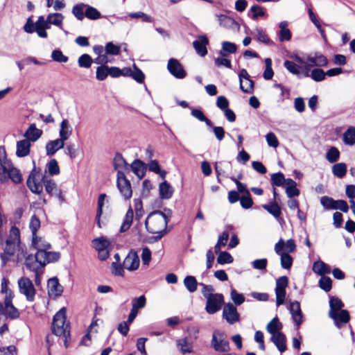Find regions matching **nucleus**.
Returning a JSON list of instances; mask_svg holds the SVG:
<instances>
[{"label":"nucleus","instance_id":"nucleus-1","mask_svg":"<svg viewBox=\"0 0 355 355\" xmlns=\"http://www.w3.org/2000/svg\"><path fill=\"white\" fill-rule=\"evenodd\" d=\"M165 213L157 210L151 212L145 221V225L149 233L157 234L155 241L160 240L166 233L168 223L172 215L171 209H165Z\"/></svg>","mask_w":355,"mask_h":355},{"label":"nucleus","instance_id":"nucleus-2","mask_svg":"<svg viewBox=\"0 0 355 355\" xmlns=\"http://www.w3.org/2000/svg\"><path fill=\"white\" fill-rule=\"evenodd\" d=\"M52 332L57 336L61 337L66 347H68V337L70 336L69 324L66 323L65 309L62 308L53 316Z\"/></svg>","mask_w":355,"mask_h":355},{"label":"nucleus","instance_id":"nucleus-3","mask_svg":"<svg viewBox=\"0 0 355 355\" xmlns=\"http://www.w3.org/2000/svg\"><path fill=\"white\" fill-rule=\"evenodd\" d=\"M116 185L120 193L125 200L130 199L132 197L131 184L126 178L125 174L119 172L116 175Z\"/></svg>","mask_w":355,"mask_h":355},{"label":"nucleus","instance_id":"nucleus-4","mask_svg":"<svg viewBox=\"0 0 355 355\" xmlns=\"http://www.w3.org/2000/svg\"><path fill=\"white\" fill-rule=\"evenodd\" d=\"M19 292L26 296L28 302H33L35 299V289L33 284L28 277H21L18 280Z\"/></svg>","mask_w":355,"mask_h":355},{"label":"nucleus","instance_id":"nucleus-5","mask_svg":"<svg viewBox=\"0 0 355 355\" xmlns=\"http://www.w3.org/2000/svg\"><path fill=\"white\" fill-rule=\"evenodd\" d=\"M284 241L280 239L275 245V252L280 256L281 266L284 269H290L293 264V258L289 254L283 252Z\"/></svg>","mask_w":355,"mask_h":355},{"label":"nucleus","instance_id":"nucleus-6","mask_svg":"<svg viewBox=\"0 0 355 355\" xmlns=\"http://www.w3.org/2000/svg\"><path fill=\"white\" fill-rule=\"evenodd\" d=\"M224 303L223 295L220 293H215L207 300L205 310L209 314H214L218 312Z\"/></svg>","mask_w":355,"mask_h":355},{"label":"nucleus","instance_id":"nucleus-7","mask_svg":"<svg viewBox=\"0 0 355 355\" xmlns=\"http://www.w3.org/2000/svg\"><path fill=\"white\" fill-rule=\"evenodd\" d=\"M240 89L246 94H252L254 92V81L245 69H242L239 73Z\"/></svg>","mask_w":355,"mask_h":355},{"label":"nucleus","instance_id":"nucleus-8","mask_svg":"<svg viewBox=\"0 0 355 355\" xmlns=\"http://www.w3.org/2000/svg\"><path fill=\"white\" fill-rule=\"evenodd\" d=\"M167 69L168 71L176 78L182 79L186 77L187 72L181 63L175 58H171L168 61Z\"/></svg>","mask_w":355,"mask_h":355},{"label":"nucleus","instance_id":"nucleus-9","mask_svg":"<svg viewBox=\"0 0 355 355\" xmlns=\"http://www.w3.org/2000/svg\"><path fill=\"white\" fill-rule=\"evenodd\" d=\"M223 317L230 324H233L240 320V315L236 306L231 303H227L224 306Z\"/></svg>","mask_w":355,"mask_h":355},{"label":"nucleus","instance_id":"nucleus-10","mask_svg":"<svg viewBox=\"0 0 355 355\" xmlns=\"http://www.w3.org/2000/svg\"><path fill=\"white\" fill-rule=\"evenodd\" d=\"M211 345L217 352H227L229 342L223 338V334L214 331L212 336Z\"/></svg>","mask_w":355,"mask_h":355},{"label":"nucleus","instance_id":"nucleus-11","mask_svg":"<svg viewBox=\"0 0 355 355\" xmlns=\"http://www.w3.org/2000/svg\"><path fill=\"white\" fill-rule=\"evenodd\" d=\"M139 266V258L135 251L131 250L125 258L123 267L130 271L137 270Z\"/></svg>","mask_w":355,"mask_h":355},{"label":"nucleus","instance_id":"nucleus-12","mask_svg":"<svg viewBox=\"0 0 355 355\" xmlns=\"http://www.w3.org/2000/svg\"><path fill=\"white\" fill-rule=\"evenodd\" d=\"M209 44V40L205 35H199L198 40L193 42V46L198 55L205 57L207 54V46Z\"/></svg>","mask_w":355,"mask_h":355},{"label":"nucleus","instance_id":"nucleus-13","mask_svg":"<svg viewBox=\"0 0 355 355\" xmlns=\"http://www.w3.org/2000/svg\"><path fill=\"white\" fill-rule=\"evenodd\" d=\"M12 298L10 294L4 299V315L10 319H17L19 317L18 309L12 304Z\"/></svg>","mask_w":355,"mask_h":355},{"label":"nucleus","instance_id":"nucleus-14","mask_svg":"<svg viewBox=\"0 0 355 355\" xmlns=\"http://www.w3.org/2000/svg\"><path fill=\"white\" fill-rule=\"evenodd\" d=\"M113 166L117 171V174L119 172H121L123 174L130 172V165L119 153H116L113 159Z\"/></svg>","mask_w":355,"mask_h":355},{"label":"nucleus","instance_id":"nucleus-15","mask_svg":"<svg viewBox=\"0 0 355 355\" xmlns=\"http://www.w3.org/2000/svg\"><path fill=\"white\" fill-rule=\"evenodd\" d=\"M47 287L49 295L54 297L60 296L63 292L62 286L60 284L58 279L55 277L49 279Z\"/></svg>","mask_w":355,"mask_h":355},{"label":"nucleus","instance_id":"nucleus-16","mask_svg":"<svg viewBox=\"0 0 355 355\" xmlns=\"http://www.w3.org/2000/svg\"><path fill=\"white\" fill-rule=\"evenodd\" d=\"M64 143L65 141L60 137L48 141L45 146L46 155H53L57 151L64 147Z\"/></svg>","mask_w":355,"mask_h":355},{"label":"nucleus","instance_id":"nucleus-17","mask_svg":"<svg viewBox=\"0 0 355 355\" xmlns=\"http://www.w3.org/2000/svg\"><path fill=\"white\" fill-rule=\"evenodd\" d=\"M329 315L331 319L334 320L335 324L338 327H340V323H347L350 319L349 312L344 309L335 313L329 311Z\"/></svg>","mask_w":355,"mask_h":355},{"label":"nucleus","instance_id":"nucleus-18","mask_svg":"<svg viewBox=\"0 0 355 355\" xmlns=\"http://www.w3.org/2000/svg\"><path fill=\"white\" fill-rule=\"evenodd\" d=\"M289 310L292 315L293 320L298 328L302 322V313L300 302L297 301L291 302L289 306Z\"/></svg>","mask_w":355,"mask_h":355},{"label":"nucleus","instance_id":"nucleus-19","mask_svg":"<svg viewBox=\"0 0 355 355\" xmlns=\"http://www.w3.org/2000/svg\"><path fill=\"white\" fill-rule=\"evenodd\" d=\"M306 61L313 67H326L328 64L327 58L320 53H315L306 57Z\"/></svg>","mask_w":355,"mask_h":355},{"label":"nucleus","instance_id":"nucleus-20","mask_svg":"<svg viewBox=\"0 0 355 355\" xmlns=\"http://www.w3.org/2000/svg\"><path fill=\"white\" fill-rule=\"evenodd\" d=\"M31 141L24 139L17 142L16 155L18 157H24L29 155L31 149Z\"/></svg>","mask_w":355,"mask_h":355},{"label":"nucleus","instance_id":"nucleus-21","mask_svg":"<svg viewBox=\"0 0 355 355\" xmlns=\"http://www.w3.org/2000/svg\"><path fill=\"white\" fill-rule=\"evenodd\" d=\"M42 130L37 128L35 123H31L24 134V137L31 142H35L42 135Z\"/></svg>","mask_w":355,"mask_h":355},{"label":"nucleus","instance_id":"nucleus-22","mask_svg":"<svg viewBox=\"0 0 355 355\" xmlns=\"http://www.w3.org/2000/svg\"><path fill=\"white\" fill-rule=\"evenodd\" d=\"M147 166L140 159H135L130 165V171H132L139 179L144 178Z\"/></svg>","mask_w":355,"mask_h":355},{"label":"nucleus","instance_id":"nucleus-23","mask_svg":"<svg viewBox=\"0 0 355 355\" xmlns=\"http://www.w3.org/2000/svg\"><path fill=\"white\" fill-rule=\"evenodd\" d=\"M216 16L221 26L230 29H239V24L233 18L225 15H216Z\"/></svg>","mask_w":355,"mask_h":355},{"label":"nucleus","instance_id":"nucleus-24","mask_svg":"<svg viewBox=\"0 0 355 355\" xmlns=\"http://www.w3.org/2000/svg\"><path fill=\"white\" fill-rule=\"evenodd\" d=\"M270 340L274 343L280 352H284L286 349V336L282 332L272 335Z\"/></svg>","mask_w":355,"mask_h":355},{"label":"nucleus","instance_id":"nucleus-25","mask_svg":"<svg viewBox=\"0 0 355 355\" xmlns=\"http://www.w3.org/2000/svg\"><path fill=\"white\" fill-rule=\"evenodd\" d=\"M73 129L67 119H63L60 125L59 136L60 138L65 141L72 135Z\"/></svg>","mask_w":355,"mask_h":355},{"label":"nucleus","instance_id":"nucleus-26","mask_svg":"<svg viewBox=\"0 0 355 355\" xmlns=\"http://www.w3.org/2000/svg\"><path fill=\"white\" fill-rule=\"evenodd\" d=\"M173 189L167 181L159 184V193L162 199H170L173 193Z\"/></svg>","mask_w":355,"mask_h":355},{"label":"nucleus","instance_id":"nucleus-27","mask_svg":"<svg viewBox=\"0 0 355 355\" xmlns=\"http://www.w3.org/2000/svg\"><path fill=\"white\" fill-rule=\"evenodd\" d=\"M26 184L29 189L34 193L39 194L42 191V184L40 182H37L33 172L29 175Z\"/></svg>","mask_w":355,"mask_h":355},{"label":"nucleus","instance_id":"nucleus-28","mask_svg":"<svg viewBox=\"0 0 355 355\" xmlns=\"http://www.w3.org/2000/svg\"><path fill=\"white\" fill-rule=\"evenodd\" d=\"M44 186L46 191L50 196H54L61 200H63L61 191L57 187V185L54 181L51 180L44 181Z\"/></svg>","mask_w":355,"mask_h":355},{"label":"nucleus","instance_id":"nucleus-29","mask_svg":"<svg viewBox=\"0 0 355 355\" xmlns=\"http://www.w3.org/2000/svg\"><path fill=\"white\" fill-rule=\"evenodd\" d=\"M25 266L28 270L37 272V277L38 276V270L42 268L36 260L35 255L33 256V254H29L26 257Z\"/></svg>","mask_w":355,"mask_h":355},{"label":"nucleus","instance_id":"nucleus-30","mask_svg":"<svg viewBox=\"0 0 355 355\" xmlns=\"http://www.w3.org/2000/svg\"><path fill=\"white\" fill-rule=\"evenodd\" d=\"M285 189L286 195L289 198H292L293 197L298 196L300 195V190L297 188L296 182L291 178L287 179Z\"/></svg>","mask_w":355,"mask_h":355},{"label":"nucleus","instance_id":"nucleus-31","mask_svg":"<svg viewBox=\"0 0 355 355\" xmlns=\"http://www.w3.org/2000/svg\"><path fill=\"white\" fill-rule=\"evenodd\" d=\"M313 270L315 273L324 276L325 274H329L331 272V268L330 266L324 262L318 261L313 263Z\"/></svg>","mask_w":355,"mask_h":355},{"label":"nucleus","instance_id":"nucleus-32","mask_svg":"<svg viewBox=\"0 0 355 355\" xmlns=\"http://www.w3.org/2000/svg\"><path fill=\"white\" fill-rule=\"evenodd\" d=\"M288 22L283 21L279 24V40L280 42L289 41L291 39V32L288 28Z\"/></svg>","mask_w":355,"mask_h":355},{"label":"nucleus","instance_id":"nucleus-33","mask_svg":"<svg viewBox=\"0 0 355 355\" xmlns=\"http://www.w3.org/2000/svg\"><path fill=\"white\" fill-rule=\"evenodd\" d=\"M282 324L279 322L277 317H275L270 322H269L266 326L267 331L272 336L281 332L280 330L282 329Z\"/></svg>","mask_w":355,"mask_h":355},{"label":"nucleus","instance_id":"nucleus-34","mask_svg":"<svg viewBox=\"0 0 355 355\" xmlns=\"http://www.w3.org/2000/svg\"><path fill=\"white\" fill-rule=\"evenodd\" d=\"M134 213L131 207H129L126 212L123 221L120 228L121 232H125L130 227L133 220Z\"/></svg>","mask_w":355,"mask_h":355},{"label":"nucleus","instance_id":"nucleus-35","mask_svg":"<svg viewBox=\"0 0 355 355\" xmlns=\"http://www.w3.org/2000/svg\"><path fill=\"white\" fill-rule=\"evenodd\" d=\"M262 207L276 218H279L282 214L281 208L275 202L263 205Z\"/></svg>","mask_w":355,"mask_h":355},{"label":"nucleus","instance_id":"nucleus-36","mask_svg":"<svg viewBox=\"0 0 355 355\" xmlns=\"http://www.w3.org/2000/svg\"><path fill=\"white\" fill-rule=\"evenodd\" d=\"M32 245L35 250H47L51 248L49 243L43 240L41 237L37 236L33 237Z\"/></svg>","mask_w":355,"mask_h":355},{"label":"nucleus","instance_id":"nucleus-37","mask_svg":"<svg viewBox=\"0 0 355 355\" xmlns=\"http://www.w3.org/2000/svg\"><path fill=\"white\" fill-rule=\"evenodd\" d=\"M184 285L190 293L196 291L198 283L194 276L188 275L184 279Z\"/></svg>","mask_w":355,"mask_h":355},{"label":"nucleus","instance_id":"nucleus-38","mask_svg":"<svg viewBox=\"0 0 355 355\" xmlns=\"http://www.w3.org/2000/svg\"><path fill=\"white\" fill-rule=\"evenodd\" d=\"M87 4L83 3H78L73 6L72 13L78 20H83L85 17V9Z\"/></svg>","mask_w":355,"mask_h":355},{"label":"nucleus","instance_id":"nucleus-39","mask_svg":"<svg viewBox=\"0 0 355 355\" xmlns=\"http://www.w3.org/2000/svg\"><path fill=\"white\" fill-rule=\"evenodd\" d=\"M237 47L234 43L230 42H223L222 43V49L220 51L219 54L222 57L227 56V53H234L236 51Z\"/></svg>","mask_w":355,"mask_h":355},{"label":"nucleus","instance_id":"nucleus-40","mask_svg":"<svg viewBox=\"0 0 355 355\" xmlns=\"http://www.w3.org/2000/svg\"><path fill=\"white\" fill-rule=\"evenodd\" d=\"M177 345L180 351L183 353H189L192 351V343H189L187 338L177 340Z\"/></svg>","mask_w":355,"mask_h":355},{"label":"nucleus","instance_id":"nucleus-41","mask_svg":"<svg viewBox=\"0 0 355 355\" xmlns=\"http://www.w3.org/2000/svg\"><path fill=\"white\" fill-rule=\"evenodd\" d=\"M229 233L227 231H224L221 235L218 236V241L214 246V252L218 254L220 252L221 247L225 246L229 239Z\"/></svg>","mask_w":355,"mask_h":355},{"label":"nucleus","instance_id":"nucleus-42","mask_svg":"<svg viewBox=\"0 0 355 355\" xmlns=\"http://www.w3.org/2000/svg\"><path fill=\"white\" fill-rule=\"evenodd\" d=\"M8 179H10L14 183L18 184L20 183L22 180L21 174L17 168L11 166L8 169Z\"/></svg>","mask_w":355,"mask_h":355},{"label":"nucleus","instance_id":"nucleus-43","mask_svg":"<svg viewBox=\"0 0 355 355\" xmlns=\"http://www.w3.org/2000/svg\"><path fill=\"white\" fill-rule=\"evenodd\" d=\"M287 179L285 178L284 174L281 172L273 173L271 175V184L274 187H281L284 184L286 185Z\"/></svg>","mask_w":355,"mask_h":355},{"label":"nucleus","instance_id":"nucleus-44","mask_svg":"<svg viewBox=\"0 0 355 355\" xmlns=\"http://www.w3.org/2000/svg\"><path fill=\"white\" fill-rule=\"evenodd\" d=\"M332 173L333 174L339 178H343L347 173V166L345 163H337L334 164L332 167Z\"/></svg>","mask_w":355,"mask_h":355},{"label":"nucleus","instance_id":"nucleus-45","mask_svg":"<svg viewBox=\"0 0 355 355\" xmlns=\"http://www.w3.org/2000/svg\"><path fill=\"white\" fill-rule=\"evenodd\" d=\"M92 243L94 248L98 251L106 250L110 245V241L104 237L96 238L93 240Z\"/></svg>","mask_w":355,"mask_h":355},{"label":"nucleus","instance_id":"nucleus-46","mask_svg":"<svg viewBox=\"0 0 355 355\" xmlns=\"http://www.w3.org/2000/svg\"><path fill=\"white\" fill-rule=\"evenodd\" d=\"M252 34L256 36L257 40L260 42L266 44H270L272 43L265 31L261 28H256Z\"/></svg>","mask_w":355,"mask_h":355},{"label":"nucleus","instance_id":"nucleus-47","mask_svg":"<svg viewBox=\"0 0 355 355\" xmlns=\"http://www.w3.org/2000/svg\"><path fill=\"white\" fill-rule=\"evenodd\" d=\"M63 19L64 16L61 13H51L48 15V22L50 23V24L59 26L61 29H62V24Z\"/></svg>","mask_w":355,"mask_h":355},{"label":"nucleus","instance_id":"nucleus-48","mask_svg":"<svg viewBox=\"0 0 355 355\" xmlns=\"http://www.w3.org/2000/svg\"><path fill=\"white\" fill-rule=\"evenodd\" d=\"M343 141L345 144L353 145L355 144V128L349 127L343 134Z\"/></svg>","mask_w":355,"mask_h":355},{"label":"nucleus","instance_id":"nucleus-49","mask_svg":"<svg viewBox=\"0 0 355 355\" xmlns=\"http://www.w3.org/2000/svg\"><path fill=\"white\" fill-rule=\"evenodd\" d=\"M191 115L200 121L205 122L208 127H213L211 121L207 118L200 110L193 109L191 110Z\"/></svg>","mask_w":355,"mask_h":355},{"label":"nucleus","instance_id":"nucleus-50","mask_svg":"<svg viewBox=\"0 0 355 355\" xmlns=\"http://www.w3.org/2000/svg\"><path fill=\"white\" fill-rule=\"evenodd\" d=\"M85 17L91 20H96L101 17V14L96 8L87 4Z\"/></svg>","mask_w":355,"mask_h":355},{"label":"nucleus","instance_id":"nucleus-51","mask_svg":"<svg viewBox=\"0 0 355 355\" xmlns=\"http://www.w3.org/2000/svg\"><path fill=\"white\" fill-rule=\"evenodd\" d=\"M329 311L335 313L343 310L342 308L344 306V304L339 298L336 297H331L329 300Z\"/></svg>","mask_w":355,"mask_h":355},{"label":"nucleus","instance_id":"nucleus-52","mask_svg":"<svg viewBox=\"0 0 355 355\" xmlns=\"http://www.w3.org/2000/svg\"><path fill=\"white\" fill-rule=\"evenodd\" d=\"M46 171L50 175H55L60 173V167L55 159H51L46 164Z\"/></svg>","mask_w":355,"mask_h":355},{"label":"nucleus","instance_id":"nucleus-53","mask_svg":"<svg viewBox=\"0 0 355 355\" xmlns=\"http://www.w3.org/2000/svg\"><path fill=\"white\" fill-rule=\"evenodd\" d=\"M340 157V151L336 147H331L326 154V159L330 163L336 162Z\"/></svg>","mask_w":355,"mask_h":355},{"label":"nucleus","instance_id":"nucleus-54","mask_svg":"<svg viewBox=\"0 0 355 355\" xmlns=\"http://www.w3.org/2000/svg\"><path fill=\"white\" fill-rule=\"evenodd\" d=\"M284 67L292 74L296 75L298 77L300 76V66L295 64L294 62L286 60L284 62Z\"/></svg>","mask_w":355,"mask_h":355},{"label":"nucleus","instance_id":"nucleus-55","mask_svg":"<svg viewBox=\"0 0 355 355\" xmlns=\"http://www.w3.org/2000/svg\"><path fill=\"white\" fill-rule=\"evenodd\" d=\"M146 299L144 295H141L139 297L133 298L132 300V309L136 310L139 312V309H143L146 306Z\"/></svg>","mask_w":355,"mask_h":355},{"label":"nucleus","instance_id":"nucleus-56","mask_svg":"<svg viewBox=\"0 0 355 355\" xmlns=\"http://www.w3.org/2000/svg\"><path fill=\"white\" fill-rule=\"evenodd\" d=\"M93 62V60L88 54H83L78 58V64L80 67L89 68Z\"/></svg>","mask_w":355,"mask_h":355},{"label":"nucleus","instance_id":"nucleus-57","mask_svg":"<svg viewBox=\"0 0 355 355\" xmlns=\"http://www.w3.org/2000/svg\"><path fill=\"white\" fill-rule=\"evenodd\" d=\"M336 200L329 196H322L320 199L321 205L327 210L336 209Z\"/></svg>","mask_w":355,"mask_h":355},{"label":"nucleus","instance_id":"nucleus-58","mask_svg":"<svg viewBox=\"0 0 355 355\" xmlns=\"http://www.w3.org/2000/svg\"><path fill=\"white\" fill-rule=\"evenodd\" d=\"M18 244V243L12 241V240L7 239L6 241V245L3 248V251L9 256H12L15 253Z\"/></svg>","mask_w":355,"mask_h":355},{"label":"nucleus","instance_id":"nucleus-59","mask_svg":"<svg viewBox=\"0 0 355 355\" xmlns=\"http://www.w3.org/2000/svg\"><path fill=\"white\" fill-rule=\"evenodd\" d=\"M219 254L217 257V262L218 264L223 265L225 263H231L233 262V257L227 252H218Z\"/></svg>","mask_w":355,"mask_h":355},{"label":"nucleus","instance_id":"nucleus-60","mask_svg":"<svg viewBox=\"0 0 355 355\" xmlns=\"http://www.w3.org/2000/svg\"><path fill=\"white\" fill-rule=\"evenodd\" d=\"M310 77L315 82H320L325 79V72L319 68L314 69L311 71Z\"/></svg>","mask_w":355,"mask_h":355},{"label":"nucleus","instance_id":"nucleus-61","mask_svg":"<svg viewBox=\"0 0 355 355\" xmlns=\"http://www.w3.org/2000/svg\"><path fill=\"white\" fill-rule=\"evenodd\" d=\"M319 286L325 292L329 291L332 287V281L331 278L326 276H322L319 280Z\"/></svg>","mask_w":355,"mask_h":355},{"label":"nucleus","instance_id":"nucleus-62","mask_svg":"<svg viewBox=\"0 0 355 355\" xmlns=\"http://www.w3.org/2000/svg\"><path fill=\"white\" fill-rule=\"evenodd\" d=\"M51 58L54 61L60 63H65L69 60L68 57L64 55L59 49H55L52 51Z\"/></svg>","mask_w":355,"mask_h":355},{"label":"nucleus","instance_id":"nucleus-63","mask_svg":"<svg viewBox=\"0 0 355 355\" xmlns=\"http://www.w3.org/2000/svg\"><path fill=\"white\" fill-rule=\"evenodd\" d=\"M108 76V66L101 65L97 67L96 78L98 80H104Z\"/></svg>","mask_w":355,"mask_h":355},{"label":"nucleus","instance_id":"nucleus-64","mask_svg":"<svg viewBox=\"0 0 355 355\" xmlns=\"http://www.w3.org/2000/svg\"><path fill=\"white\" fill-rule=\"evenodd\" d=\"M40 227V220L35 215H33L30 221L29 227L32 232V236H37V231Z\"/></svg>","mask_w":355,"mask_h":355}]
</instances>
